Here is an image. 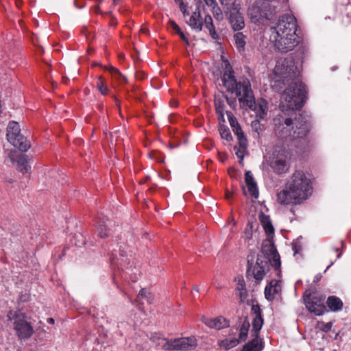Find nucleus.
<instances>
[{"instance_id": "nucleus-6", "label": "nucleus", "mask_w": 351, "mask_h": 351, "mask_svg": "<svg viewBox=\"0 0 351 351\" xmlns=\"http://www.w3.org/2000/svg\"><path fill=\"white\" fill-rule=\"evenodd\" d=\"M8 318L12 322L14 332L20 339H28L34 334L33 326L24 314L10 311Z\"/></svg>"}, {"instance_id": "nucleus-47", "label": "nucleus", "mask_w": 351, "mask_h": 351, "mask_svg": "<svg viewBox=\"0 0 351 351\" xmlns=\"http://www.w3.org/2000/svg\"><path fill=\"white\" fill-rule=\"evenodd\" d=\"M179 5H180V10H181L183 13H184V12H185V10H186V8H186V6H185V5L184 4V3H181Z\"/></svg>"}, {"instance_id": "nucleus-32", "label": "nucleus", "mask_w": 351, "mask_h": 351, "mask_svg": "<svg viewBox=\"0 0 351 351\" xmlns=\"http://www.w3.org/2000/svg\"><path fill=\"white\" fill-rule=\"evenodd\" d=\"M237 136V139L239 141V147L242 149H246L247 147V139L244 134V132L239 133V135H236Z\"/></svg>"}, {"instance_id": "nucleus-3", "label": "nucleus", "mask_w": 351, "mask_h": 351, "mask_svg": "<svg viewBox=\"0 0 351 351\" xmlns=\"http://www.w3.org/2000/svg\"><path fill=\"white\" fill-rule=\"evenodd\" d=\"M311 179L304 171L295 170L285 185V189L277 194L280 204H300L309 198L313 193Z\"/></svg>"}, {"instance_id": "nucleus-26", "label": "nucleus", "mask_w": 351, "mask_h": 351, "mask_svg": "<svg viewBox=\"0 0 351 351\" xmlns=\"http://www.w3.org/2000/svg\"><path fill=\"white\" fill-rule=\"evenodd\" d=\"M17 169L23 173L29 171L28 157L27 155L21 154L19 156L17 160Z\"/></svg>"}, {"instance_id": "nucleus-56", "label": "nucleus", "mask_w": 351, "mask_h": 351, "mask_svg": "<svg viewBox=\"0 0 351 351\" xmlns=\"http://www.w3.org/2000/svg\"><path fill=\"white\" fill-rule=\"evenodd\" d=\"M113 1H114V3H117L119 0H113Z\"/></svg>"}, {"instance_id": "nucleus-58", "label": "nucleus", "mask_w": 351, "mask_h": 351, "mask_svg": "<svg viewBox=\"0 0 351 351\" xmlns=\"http://www.w3.org/2000/svg\"><path fill=\"white\" fill-rule=\"evenodd\" d=\"M174 217H178L179 216L178 214H176Z\"/></svg>"}, {"instance_id": "nucleus-10", "label": "nucleus", "mask_w": 351, "mask_h": 351, "mask_svg": "<svg viewBox=\"0 0 351 351\" xmlns=\"http://www.w3.org/2000/svg\"><path fill=\"white\" fill-rule=\"evenodd\" d=\"M324 300V296L316 292L312 293L305 292L304 295V302L306 308L316 315H322L325 312Z\"/></svg>"}, {"instance_id": "nucleus-22", "label": "nucleus", "mask_w": 351, "mask_h": 351, "mask_svg": "<svg viewBox=\"0 0 351 351\" xmlns=\"http://www.w3.org/2000/svg\"><path fill=\"white\" fill-rule=\"evenodd\" d=\"M104 69L108 71L112 77L117 80L119 83H128V79L122 75L119 70L112 66H105Z\"/></svg>"}, {"instance_id": "nucleus-27", "label": "nucleus", "mask_w": 351, "mask_h": 351, "mask_svg": "<svg viewBox=\"0 0 351 351\" xmlns=\"http://www.w3.org/2000/svg\"><path fill=\"white\" fill-rule=\"evenodd\" d=\"M239 343V340L237 338L226 339L218 341L219 346L226 350L236 347Z\"/></svg>"}, {"instance_id": "nucleus-40", "label": "nucleus", "mask_w": 351, "mask_h": 351, "mask_svg": "<svg viewBox=\"0 0 351 351\" xmlns=\"http://www.w3.org/2000/svg\"><path fill=\"white\" fill-rule=\"evenodd\" d=\"M346 18L343 17V22L346 23V25H349L351 23V5L350 7H346Z\"/></svg>"}, {"instance_id": "nucleus-44", "label": "nucleus", "mask_w": 351, "mask_h": 351, "mask_svg": "<svg viewBox=\"0 0 351 351\" xmlns=\"http://www.w3.org/2000/svg\"><path fill=\"white\" fill-rule=\"evenodd\" d=\"M207 5H213L216 3L215 0H204Z\"/></svg>"}, {"instance_id": "nucleus-23", "label": "nucleus", "mask_w": 351, "mask_h": 351, "mask_svg": "<svg viewBox=\"0 0 351 351\" xmlns=\"http://www.w3.org/2000/svg\"><path fill=\"white\" fill-rule=\"evenodd\" d=\"M327 305L330 311H338L342 309L343 302L336 296H330L327 300Z\"/></svg>"}, {"instance_id": "nucleus-29", "label": "nucleus", "mask_w": 351, "mask_h": 351, "mask_svg": "<svg viewBox=\"0 0 351 351\" xmlns=\"http://www.w3.org/2000/svg\"><path fill=\"white\" fill-rule=\"evenodd\" d=\"M262 227L263 228L267 239H273L274 234V228L270 221H261Z\"/></svg>"}, {"instance_id": "nucleus-19", "label": "nucleus", "mask_w": 351, "mask_h": 351, "mask_svg": "<svg viewBox=\"0 0 351 351\" xmlns=\"http://www.w3.org/2000/svg\"><path fill=\"white\" fill-rule=\"evenodd\" d=\"M258 228L259 224L257 221H249L245 230V239L249 241L254 237H256Z\"/></svg>"}, {"instance_id": "nucleus-36", "label": "nucleus", "mask_w": 351, "mask_h": 351, "mask_svg": "<svg viewBox=\"0 0 351 351\" xmlns=\"http://www.w3.org/2000/svg\"><path fill=\"white\" fill-rule=\"evenodd\" d=\"M248 328L245 326L244 325L240 329L239 333V342L241 341H245L247 336Z\"/></svg>"}, {"instance_id": "nucleus-16", "label": "nucleus", "mask_w": 351, "mask_h": 351, "mask_svg": "<svg viewBox=\"0 0 351 351\" xmlns=\"http://www.w3.org/2000/svg\"><path fill=\"white\" fill-rule=\"evenodd\" d=\"M263 1L262 0H256L251 7L248 9V15L250 17L255 21H261L263 20L262 7Z\"/></svg>"}, {"instance_id": "nucleus-20", "label": "nucleus", "mask_w": 351, "mask_h": 351, "mask_svg": "<svg viewBox=\"0 0 351 351\" xmlns=\"http://www.w3.org/2000/svg\"><path fill=\"white\" fill-rule=\"evenodd\" d=\"M226 102V95H224L223 93H222L221 95L215 96V106L216 112L223 120L224 119V109Z\"/></svg>"}, {"instance_id": "nucleus-34", "label": "nucleus", "mask_w": 351, "mask_h": 351, "mask_svg": "<svg viewBox=\"0 0 351 351\" xmlns=\"http://www.w3.org/2000/svg\"><path fill=\"white\" fill-rule=\"evenodd\" d=\"M213 14L217 20H221L223 19V14L221 8L217 5V3H215L213 5Z\"/></svg>"}, {"instance_id": "nucleus-42", "label": "nucleus", "mask_w": 351, "mask_h": 351, "mask_svg": "<svg viewBox=\"0 0 351 351\" xmlns=\"http://www.w3.org/2000/svg\"><path fill=\"white\" fill-rule=\"evenodd\" d=\"M246 290L245 287V281L242 278L237 279V285L235 291Z\"/></svg>"}, {"instance_id": "nucleus-7", "label": "nucleus", "mask_w": 351, "mask_h": 351, "mask_svg": "<svg viewBox=\"0 0 351 351\" xmlns=\"http://www.w3.org/2000/svg\"><path fill=\"white\" fill-rule=\"evenodd\" d=\"M6 136L8 141L23 152H27L31 147L27 138L21 134L20 125L17 122L11 121L9 123Z\"/></svg>"}, {"instance_id": "nucleus-54", "label": "nucleus", "mask_w": 351, "mask_h": 351, "mask_svg": "<svg viewBox=\"0 0 351 351\" xmlns=\"http://www.w3.org/2000/svg\"><path fill=\"white\" fill-rule=\"evenodd\" d=\"M141 31H142V32H143L145 34H146L148 32V30L147 29H141Z\"/></svg>"}, {"instance_id": "nucleus-4", "label": "nucleus", "mask_w": 351, "mask_h": 351, "mask_svg": "<svg viewBox=\"0 0 351 351\" xmlns=\"http://www.w3.org/2000/svg\"><path fill=\"white\" fill-rule=\"evenodd\" d=\"M297 21L293 15H283L276 26L271 27L274 45L282 53L292 51L299 43L300 38L296 34Z\"/></svg>"}, {"instance_id": "nucleus-59", "label": "nucleus", "mask_w": 351, "mask_h": 351, "mask_svg": "<svg viewBox=\"0 0 351 351\" xmlns=\"http://www.w3.org/2000/svg\"><path fill=\"white\" fill-rule=\"evenodd\" d=\"M99 1V3H101L102 2V0H97Z\"/></svg>"}, {"instance_id": "nucleus-24", "label": "nucleus", "mask_w": 351, "mask_h": 351, "mask_svg": "<svg viewBox=\"0 0 351 351\" xmlns=\"http://www.w3.org/2000/svg\"><path fill=\"white\" fill-rule=\"evenodd\" d=\"M262 348L261 340L256 337L243 346L242 351H261Z\"/></svg>"}, {"instance_id": "nucleus-12", "label": "nucleus", "mask_w": 351, "mask_h": 351, "mask_svg": "<svg viewBox=\"0 0 351 351\" xmlns=\"http://www.w3.org/2000/svg\"><path fill=\"white\" fill-rule=\"evenodd\" d=\"M248 273L252 275L256 282L261 281L265 275V267L267 261L262 257L258 256L256 263L253 264L248 261Z\"/></svg>"}, {"instance_id": "nucleus-45", "label": "nucleus", "mask_w": 351, "mask_h": 351, "mask_svg": "<svg viewBox=\"0 0 351 351\" xmlns=\"http://www.w3.org/2000/svg\"><path fill=\"white\" fill-rule=\"evenodd\" d=\"M93 10L97 14L100 13V8L98 5L93 6Z\"/></svg>"}, {"instance_id": "nucleus-2", "label": "nucleus", "mask_w": 351, "mask_h": 351, "mask_svg": "<svg viewBox=\"0 0 351 351\" xmlns=\"http://www.w3.org/2000/svg\"><path fill=\"white\" fill-rule=\"evenodd\" d=\"M221 80L226 90L234 93L238 97L242 108L250 109L255 112L256 119L252 121L251 128L252 132L256 134V138H259L265 130V126L261 123V120L265 119L267 114V101L262 98L256 101L250 80L241 78L238 81L230 64L226 66Z\"/></svg>"}, {"instance_id": "nucleus-57", "label": "nucleus", "mask_w": 351, "mask_h": 351, "mask_svg": "<svg viewBox=\"0 0 351 351\" xmlns=\"http://www.w3.org/2000/svg\"><path fill=\"white\" fill-rule=\"evenodd\" d=\"M243 193H244V194L245 195V194H246V191H245V188H244V187L243 188Z\"/></svg>"}, {"instance_id": "nucleus-17", "label": "nucleus", "mask_w": 351, "mask_h": 351, "mask_svg": "<svg viewBox=\"0 0 351 351\" xmlns=\"http://www.w3.org/2000/svg\"><path fill=\"white\" fill-rule=\"evenodd\" d=\"M263 5L262 11L263 19L271 20L276 13V7L271 5L270 3L275 1L276 0H262Z\"/></svg>"}, {"instance_id": "nucleus-43", "label": "nucleus", "mask_w": 351, "mask_h": 351, "mask_svg": "<svg viewBox=\"0 0 351 351\" xmlns=\"http://www.w3.org/2000/svg\"><path fill=\"white\" fill-rule=\"evenodd\" d=\"M245 150V149H242L241 148H239V149L236 152L237 156L240 158V162H241L243 160Z\"/></svg>"}, {"instance_id": "nucleus-9", "label": "nucleus", "mask_w": 351, "mask_h": 351, "mask_svg": "<svg viewBox=\"0 0 351 351\" xmlns=\"http://www.w3.org/2000/svg\"><path fill=\"white\" fill-rule=\"evenodd\" d=\"M226 14H228V20L231 27L234 31H240L245 27L244 17L240 12L241 4L238 0H234L226 5Z\"/></svg>"}, {"instance_id": "nucleus-30", "label": "nucleus", "mask_w": 351, "mask_h": 351, "mask_svg": "<svg viewBox=\"0 0 351 351\" xmlns=\"http://www.w3.org/2000/svg\"><path fill=\"white\" fill-rule=\"evenodd\" d=\"M170 27L180 36V38L186 44L189 45V41L188 38L184 35L182 32L178 25L173 21L169 22Z\"/></svg>"}, {"instance_id": "nucleus-46", "label": "nucleus", "mask_w": 351, "mask_h": 351, "mask_svg": "<svg viewBox=\"0 0 351 351\" xmlns=\"http://www.w3.org/2000/svg\"><path fill=\"white\" fill-rule=\"evenodd\" d=\"M219 1L223 5H228L232 0H219Z\"/></svg>"}, {"instance_id": "nucleus-52", "label": "nucleus", "mask_w": 351, "mask_h": 351, "mask_svg": "<svg viewBox=\"0 0 351 351\" xmlns=\"http://www.w3.org/2000/svg\"><path fill=\"white\" fill-rule=\"evenodd\" d=\"M176 3H179V5L181 3H183L182 0H174Z\"/></svg>"}, {"instance_id": "nucleus-48", "label": "nucleus", "mask_w": 351, "mask_h": 351, "mask_svg": "<svg viewBox=\"0 0 351 351\" xmlns=\"http://www.w3.org/2000/svg\"><path fill=\"white\" fill-rule=\"evenodd\" d=\"M232 195V193H230L229 191H226V199H229Z\"/></svg>"}, {"instance_id": "nucleus-38", "label": "nucleus", "mask_w": 351, "mask_h": 351, "mask_svg": "<svg viewBox=\"0 0 351 351\" xmlns=\"http://www.w3.org/2000/svg\"><path fill=\"white\" fill-rule=\"evenodd\" d=\"M235 293L237 296L239 298L240 302L243 303L245 302V300L247 297V293L246 290H241V291H235Z\"/></svg>"}, {"instance_id": "nucleus-28", "label": "nucleus", "mask_w": 351, "mask_h": 351, "mask_svg": "<svg viewBox=\"0 0 351 351\" xmlns=\"http://www.w3.org/2000/svg\"><path fill=\"white\" fill-rule=\"evenodd\" d=\"M96 87L103 95H107L109 93L110 90L106 85L104 78L101 75L97 80Z\"/></svg>"}, {"instance_id": "nucleus-33", "label": "nucleus", "mask_w": 351, "mask_h": 351, "mask_svg": "<svg viewBox=\"0 0 351 351\" xmlns=\"http://www.w3.org/2000/svg\"><path fill=\"white\" fill-rule=\"evenodd\" d=\"M141 298L146 299L148 303H152L153 301V296L152 293L145 289H142L138 295V299H140Z\"/></svg>"}, {"instance_id": "nucleus-50", "label": "nucleus", "mask_w": 351, "mask_h": 351, "mask_svg": "<svg viewBox=\"0 0 351 351\" xmlns=\"http://www.w3.org/2000/svg\"><path fill=\"white\" fill-rule=\"evenodd\" d=\"M47 322L49 324H53L54 319L53 318H49V319H47Z\"/></svg>"}, {"instance_id": "nucleus-31", "label": "nucleus", "mask_w": 351, "mask_h": 351, "mask_svg": "<svg viewBox=\"0 0 351 351\" xmlns=\"http://www.w3.org/2000/svg\"><path fill=\"white\" fill-rule=\"evenodd\" d=\"M220 136L222 138L226 140L227 141H230L232 140V135L230 134L229 128L226 125H220L219 128Z\"/></svg>"}, {"instance_id": "nucleus-49", "label": "nucleus", "mask_w": 351, "mask_h": 351, "mask_svg": "<svg viewBox=\"0 0 351 351\" xmlns=\"http://www.w3.org/2000/svg\"><path fill=\"white\" fill-rule=\"evenodd\" d=\"M69 80L68 79V77H62V82H63V83H64V84H67V82H68V81H69Z\"/></svg>"}, {"instance_id": "nucleus-51", "label": "nucleus", "mask_w": 351, "mask_h": 351, "mask_svg": "<svg viewBox=\"0 0 351 351\" xmlns=\"http://www.w3.org/2000/svg\"><path fill=\"white\" fill-rule=\"evenodd\" d=\"M195 1L196 3L198 5V8H199L200 6V4L202 2V0H195Z\"/></svg>"}, {"instance_id": "nucleus-13", "label": "nucleus", "mask_w": 351, "mask_h": 351, "mask_svg": "<svg viewBox=\"0 0 351 351\" xmlns=\"http://www.w3.org/2000/svg\"><path fill=\"white\" fill-rule=\"evenodd\" d=\"M201 321L210 328L220 330L228 326V320L223 317L219 316L213 319L202 317Z\"/></svg>"}, {"instance_id": "nucleus-14", "label": "nucleus", "mask_w": 351, "mask_h": 351, "mask_svg": "<svg viewBox=\"0 0 351 351\" xmlns=\"http://www.w3.org/2000/svg\"><path fill=\"white\" fill-rule=\"evenodd\" d=\"M245 182L248 189L250 195L255 199H257L259 195L258 189L256 182H255L253 174L251 171H247L245 173Z\"/></svg>"}, {"instance_id": "nucleus-1", "label": "nucleus", "mask_w": 351, "mask_h": 351, "mask_svg": "<svg viewBox=\"0 0 351 351\" xmlns=\"http://www.w3.org/2000/svg\"><path fill=\"white\" fill-rule=\"evenodd\" d=\"M274 73L287 87L280 96V108L289 117L275 119L274 134L278 141L275 148L281 147L282 157L274 158L270 167L278 174L288 171L289 165L285 155L292 145L299 147L300 143H307V135L311 130L309 120L302 114H297L296 110L301 109L307 98L306 85L300 78V72L293 62L287 60L278 62L274 69Z\"/></svg>"}, {"instance_id": "nucleus-37", "label": "nucleus", "mask_w": 351, "mask_h": 351, "mask_svg": "<svg viewBox=\"0 0 351 351\" xmlns=\"http://www.w3.org/2000/svg\"><path fill=\"white\" fill-rule=\"evenodd\" d=\"M254 212H255V215H252V216L253 218L256 219V215H257L258 219H261V220L269 219V216L265 215L262 210H257L254 208Z\"/></svg>"}, {"instance_id": "nucleus-39", "label": "nucleus", "mask_w": 351, "mask_h": 351, "mask_svg": "<svg viewBox=\"0 0 351 351\" xmlns=\"http://www.w3.org/2000/svg\"><path fill=\"white\" fill-rule=\"evenodd\" d=\"M318 328L324 332H328L332 328V323L331 322H328V323L320 322L318 324Z\"/></svg>"}, {"instance_id": "nucleus-8", "label": "nucleus", "mask_w": 351, "mask_h": 351, "mask_svg": "<svg viewBox=\"0 0 351 351\" xmlns=\"http://www.w3.org/2000/svg\"><path fill=\"white\" fill-rule=\"evenodd\" d=\"M188 23L193 29L197 32L202 31V27L204 25L205 28L208 30L213 39L217 40L219 38V35L216 32L213 25V19L208 14L202 21L199 11H195L191 16Z\"/></svg>"}, {"instance_id": "nucleus-5", "label": "nucleus", "mask_w": 351, "mask_h": 351, "mask_svg": "<svg viewBox=\"0 0 351 351\" xmlns=\"http://www.w3.org/2000/svg\"><path fill=\"white\" fill-rule=\"evenodd\" d=\"M152 340L156 346L167 351H189L194 350L197 346V340L195 336L172 339H167L159 336H153Z\"/></svg>"}, {"instance_id": "nucleus-55", "label": "nucleus", "mask_w": 351, "mask_h": 351, "mask_svg": "<svg viewBox=\"0 0 351 351\" xmlns=\"http://www.w3.org/2000/svg\"><path fill=\"white\" fill-rule=\"evenodd\" d=\"M228 173H229V175H230L231 177H233V176H234L233 173H232V172H231L230 171H228Z\"/></svg>"}, {"instance_id": "nucleus-21", "label": "nucleus", "mask_w": 351, "mask_h": 351, "mask_svg": "<svg viewBox=\"0 0 351 351\" xmlns=\"http://www.w3.org/2000/svg\"><path fill=\"white\" fill-rule=\"evenodd\" d=\"M247 38V36L239 31L234 35V44L239 52L243 53L245 51Z\"/></svg>"}, {"instance_id": "nucleus-25", "label": "nucleus", "mask_w": 351, "mask_h": 351, "mask_svg": "<svg viewBox=\"0 0 351 351\" xmlns=\"http://www.w3.org/2000/svg\"><path fill=\"white\" fill-rule=\"evenodd\" d=\"M226 114L234 134L239 135V133L243 132L241 125H239L237 118L233 115V114L230 111H227Z\"/></svg>"}, {"instance_id": "nucleus-41", "label": "nucleus", "mask_w": 351, "mask_h": 351, "mask_svg": "<svg viewBox=\"0 0 351 351\" xmlns=\"http://www.w3.org/2000/svg\"><path fill=\"white\" fill-rule=\"evenodd\" d=\"M226 103L232 108L235 109L237 107V99L235 97H228L226 95Z\"/></svg>"}, {"instance_id": "nucleus-15", "label": "nucleus", "mask_w": 351, "mask_h": 351, "mask_svg": "<svg viewBox=\"0 0 351 351\" xmlns=\"http://www.w3.org/2000/svg\"><path fill=\"white\" fill-rule=\"evenodd\" d=\"M281 291V281L272 280L265 289V295L267 300L271 301L276 294Z\"/></svg>"}, {"instance_id": "nucleus-11", "label": "nucleus", "mask_w": 351, "mask_h": 351, "mask_svg": "<svg viewBox=\"0 0 351 351\" xmlns=\"http://www.w3.org/2000/svg\"><path fill=\"white\" fill-rule=\"evenodd\" d=\"M262 252L267 256L271 266L278 271L281 265L280 258L272 239H267L264 241L262 245Z\"/></svg>"}, {"instance_id": "nucleus-18", "label": "nucleus", "mask_w": 351, "mask_h": 351, "mask_svg": "<svg viewBox=\"0 0 351 351\" xmlns=\"http://www.w3.org/2000/svg\"><path fill=\"white\" fill-rule=\"evenodd\" d=\"M252 309L254 314V317L252 322V328L255 335H256L262 328L263 324V319L262 317L261 309L258 306H253Z\"/></svg>"}, {"instance_id": "nucleus-53", "label": "nucleus", "mask_w": 351, "mask_h": 351, "mask_svg": "<svg viewBox=\"0 0 351 351\" xmlns=\"http://www.w3.org/2000/svg\"><path fill=\"white\" fill-rule=\"evenodd\" d=\"M193 290H195V291L198 292L199 291V288L198 287L195 286L193 287Z\"/></svg>"}, {"instance_id": "nucleus-35", "label": "nucleus", "mask_w": 351, "mask_h": 351, "mask_svg": "<svg viewBox=\"0 0 351 351\" xmlns=\"http://www.w3.org/2000/svg\"><path fill=\"white\" fill-rule=\"evenodd\" d=\"M292 250L294 252V256L300 254L302 251V245L299 240L295 241L292 243Z\"/></svg>"}]
</instances>
